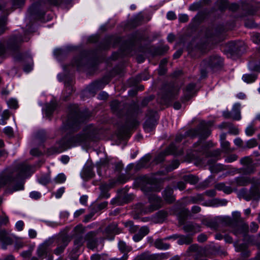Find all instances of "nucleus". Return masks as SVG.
<instances>
[{
  "mask_svg": "<svg viewBox=\"0 0 260 260\" xmlns=\"http://www.w3.org/2000/svg\"><path fill=\"white\" fill-rule=\"evenodd\" d=\"M192 241V235H180V238L177 241V243L179 245H188L191 243Z\"/></svg>",
  "mask_w": 260,
  "mask_h": 260,
  "instance_id": "nucleus-36",
  "label": "nucleus"
},
{
  "mask_svg": "<svg viewBox=\"0 0 260 260\" xmlns=\"http://www.w3.org/2000/svg\"><path fill=\"white\" fill-rule=\"evenodd\" d=\"M0 241L2 242V248L5 249L7 246L12 244V239L8 236L5 231H0Z\"/></svg>",
  "mask_w": 260,
  "mask_h": 260,
  "instance_id": "nucleus-23",
  "label": "nucleus"
},
{
  "mask_svg": "<svg viewBox=\"0 0 260 260\" xmlns=\"http://www.w3.org/2000/svg\"><path fill=\"white\" fill-rule=\"evenodd\" d=\"M148 200L150 203L148 207L151 213L161 207L162 200L160 198L157 197L155 194H150L148 197Z\"/></svg>",
  "mask_w": 260,
  "mask_h": 260,
  "instance_id": "nucleus-15",
  "label": "nucleus"
},
{
  "mask_svg": "<svg viewBox=\"0 0 260 260\" xmlns=\"http://www.w3.org/2000/svg\"><path fill=\"white\" fill-rule=\"evenodd\" d=\"M215 188L218 190H222L226 194H230L232 193L233 189L231 187L226 186L224 183H219L215 185Z\"/></svg>",
  "mask_w": 260,
  "mask_h": 260,
  "instance_id": "nucleus-39",
  "label": "nucleus"
},
{
  "mask_svg": "<svg viewBox=\"0 0 260 260\" xmlns=\"http://www.w3.org/2000/svg\"><path fill=\"white\" fill-rule=\"evenodd\" d=\"M66 179V176L61 173L58 174L54 179V181L56 183H61L65 181Z\"/></svg>",
  "mask_w": 260,
  "mask_h": 260,
  "instance_id": "nucleus-58",
  "label": "nucleus"
},
{
  "mask_svg": "<svg viewBox=\"0 0 260 260\" xmlns=\"http://www.w3.org/2000/svg\"><path fill=\"white\" fill-rule=\"evenodd\" d=\"M249 68L250 70L260 72V54L255 60H251L249 63Z\"/></svg>",
  "mask_w": 260,
  "mask_h": 260,
  "instance_id": "nucleus-34",
  "label": "nucleus"
},
{
  "mask_svg": "<svg viewBox=\"0 0 260 260\" xmlns=\"http://www.w3.org/2000/svg\"><path fill=\"white\" fill-rule=\"evenodd\" d=\"M94 132L90 128H86L82 133L75 136H66L57 142L52 148L55 153H60L71 147L86 143L93 138Z\"/></svg>",
  "mask_w": 260,
  "mask_h": 260,
  "instance_id": "nucleus-3",
  "label": "nucleus"
},
{
  "mask_svg": "<svg viewBox=\"0 0 260 260\" xmlns=\"http://www.w3.org/2000/svg\"><path fill=\"white\" fill-rule=\"evenodd\" d=\"M31 167L26 163L18 164L8 174L0 176V186L7 185L11 192L23 188V180L30 177Z\"/></svg>",
  "mask_w": 260,
  "mask_h": 260,
  "instance_id": "nucleus-1",
  "label": "nucleus"
},
{
  "mask_svg": "<svg viewBox=\"0 0 260 260\" xmlns=\"http://www.w3.org/2000/svg\"><path fill=\"white\" fill-rule=\"evenodd\" d=\"M240 162L245 166L243 171L246 174H250L254 172V167L252 164V160L249 156L243 157L240 159Z\"/></svg>",
  "mask_w": 260,
  "mask_h": 260,
  "instance_id": "nucleus-20",
  "label": "nucleus"
},
{
  "mask_svg": "<svg viewBox=\"0 0 260 260\" xmlns=\"http://www.w3.org/2000/svg\"><path fill=\"white\" fill-rule=\"evenodd\" d=\"M110 81L109 78H104L101 80L96 81L92 83L90 85L91 88L93 89H100L103 88L105 85L108 84Z\"/></svg>",
  "mask_w": 260,
  "mask_h": 260,
  "instance_id": "nucleus-32",
  "label": "nucleus"
},
{
  "mask_svg": "<svg viewBox=\"0 0 260 260\" xmlns=\"http://www.w3.org/2000/svg\"><path fill=\"white\" fill-rule=\"evenodd\" d=\"M130 178V176L128 175H125L124 174H122L119 175L116 180L113 179L111 181H113L116 182V184H123L125 183Z\"/></svg>",
  "mask_w": 260,
  "mask_h": 260,
  "instance_id": "nucleus-43",
  "label": "nucleus"
},
{
  "mask_svg": "<svg viewBox=\"0 0 260 260\" xmlns=\"http://www.w3.org/2000/svg\"><path fill=\"white\" fill-rule=\"evenodd\" d=\"M228 202L226 200H220L218 199H215L212 200V204L213 206H224L226 205Z\"/></svg>",
  "mask_w": 260,
  "mask_h": 260,
  "instance_id": "nucleus-56",
  "label": "nucleus"
},
{
  "mask_svg": "<svg viewBox=\"0 0 260 260\" xmlns=\"http://www.w3.org/2000/svg\"><path fill=\"white\" fill-rule=\"evenodd\" d=\"M57 106L56 102L54 101H51L50 102L46 104L44 109L46 116L50 117L56 109Z\"/></svg>",
  "mask_w": 260,
  "mask_h": 260,
  "instance_id": "nucleus-28",
  "label": "nucleus"
},
{
  "mask_svg": "<svg viewBox=\"0 0 260 260\" xmlns=\"http://www.w3.org/2000/svg\"><path fill=\"white\" fill-rule=\"evenodd\" d=\"M111 108L114 113L119 116L124 113V109H127L126 114L128 118L121 129L123 134L127 133L138 124V121L136 119V116L141 111L137 104L133 103L128 107L121 102L114 100L111 103Z\"/></svg>",
  "mask_w": 260,
  "mask_h": 260,
  "instance_id": "nucleus-2",
  "label": "nucleus"
},
{
  "mask_svg": "<svg viewBox=\"0 0 260 260\" xmlns=\"http://www.w3.org/2000/svg\"><path fill=\"white\" fill-rule=\"evenodd\" d=\"M149 232V229L147 226H142L139 230V233L143 237L147 235Z\"/></svg>",
  "mask_w": 260,
  "mask_h": 260,
  "instance_id": "nucleus-60",
  "label": "nucleus"
},
{
  "mask_svg": "<svg viewBox=\"0 0 260 260\" xmlns=\"http://www.w3.org/2000/svg\"><path fill=\"white\" fill-rule=\"evenodd\" d=\"M94 176V173L93 171V167L90 165L85 166L81 172L82 177L85 180L90 179Z\"/></svg>",
  "mask_w": 260,
  "mask_h": 260,
  "instance_id": "nucleus-25",
  "label": "nucleus"
},
{
  "mask_svg": "<svg viewBox=\"0 0 260 260\" xmlns=\"http://www.w3.org/2000/svg\"><path fill=\"white\" fill-rule=\"evenodd\" d=\"M196 84L193 83L188 84L184 90V96L182 99L183 102L188 101L193 95Z\"/></svg>",
  "mask_w": 260,
  "mask_h": 260,
  "instance_id": "nucleus-21",
  "label": "nucleus"
},
{
  "mask_svg": "<svg viewBox=\"0 0 260 260\" xmlns=\"http://www.w3.org/2000/svg\"><path fill=\"white\" fill-rule=\"evenodd\" d=\"M169 47L167 45L160 47L156 49L155 54L157 55H163L169 50Z\"/></svg>",
  "mask_w": 260,
  "mask_h": 260,
  "instance_id": "nucleus-55",
  "label": "nucleus"
},
{
  "mask_svg": "<svg viewBox=\"0 0 260 260\" xmlns=\"http://www.w3.org/2000/svg\"><path fill=\"white\" fill-rule=\"evenodd\" d=\"M135 212L138 214H148L151 213L149 207H145L142 203H138L135 205Z\"/></svg>",
  "mask_w": 260,
  "mask_h": 260,
  "instance_id": "nucleus-35",
  "label": "nucleus"
},
{
  "mask_svg": "<svg viewBox=\"0 0 260 260\" xmlns=\"http://www.w3.org/2000/svg\"><path fill=\"white\" fill-rule=\"evenodd\" d=\"M8 106L9 107V108L16 109L18 107V104L17 101L13 98L9 99L7 102Z\"/></svg>",
  "mask_w": 260,
  "mask_h": 260,
  "instance_id": "nucleus-53",
  "label": "nucleus"
},
{
  "mask_svg": "<svg viewBox=\"0 0 260 260\" xmlns=\"http://www.w3.org/2000/svg\"><path fill=\"white\" fill-rule=\"evenodd\" d=\"M154 246L156 248L162 250L168 249L170 246L169 244L164 243L163 240L161 239L156 240Z\"/></svg>",
  "mask_w": 260,
  "mask_h": 260,
  "instance_id": "nucleus-41",
  "label": "nucleus"
},
{
  "mask_svg": "<svg viewBox=\"0 0 260 260\" xmlns=\"http://www.w3.org/2000/svg\"><path fill=\"white\" fill-rule=\"evenodd\" d=\"M165 253L149 254L144 253L137 256L135 260H163L167 259Z\"/></svg>",
  "mask_w": 260,
  "mask_h": 260,
  "instance_id": "nucleus-16",
  "label": "nucleus"
},
{
  "mask_svg": "<svg viewBox=\"0 0 260 260\" xmlns=\"http://www.w3.org/2000/svg\"><path fill=\"white\" fill-rule=\"evenodd\" d=\"M183 225V229L186 233H192V235L200 231V226L197 223L188 222Z\"/></svg>",
  "mask_w": 260,
  "mask_h": 260,
  "instance_id": "nucleus-24",
  "label": "nucleus"
},
{
  "mask_svg": "<svg viewBox=\"0 0 260 260\" xmlns=\"http://www.w3.org/2000/svg\"><path fill=\"white\" fill-rule=\"evenodd\" d=\"M249 231V226L246 223H242L241 225L237 227L233 230V233L236 236H239L242 235L244 238L247 235Z\"/></svg>",
  "mask_w": 260,
  "mask_h": 260,
  "instance_id": "nucleus-22",
  "label": "nucleus"
},
{
  "mask_svg": "<svg viewBox=\"0 0 260 260\" xmlns=\"http://www.w3.org/2000/svg\"><path fill=\"white\" fill-rule=\"evenodd\" d=\"M118 246L120 251L124 254H127L132 250V247L127 245L125 242L123 241H119L118 244Z\"/></svg>",
  "mask_w": 260,
  "mask_h": 260,
  "instance_id": "nucleus-37",
  "label": "nucleus"
},
{
  "mask_svg": "<svg viewBox=\"0 0 260 260\" xmlns=\"http://www.w3.org/2000/svg\"><path fill=\"white\" fill-rule=\"evenodd\" d=\"M183 179L186 183H189L191 184H195L199 181L198 178L191 174L184 176Z\"/></svg>",
  "mask_w": 260,
  "mask_h": 260,
  "instance_id": "nucleus-42",
  "label": "nucleus"
},
{
  "mask_svg": "<svg viewBox=\"0 0 260 260\" xmlns=\"http://www.w3.org/2000/svg\"><path fill=\"white\" fill-rule=\"evenodd\" d=\"M88 117V115L79 111L77 106L73 105L70 107L68 124L71 128L76 129L79 124L83 122Z\"/></svg>",
  "mask_w": 260,
  "mask_h": 260,
  "instance_id": "nucleus-5",
  "label": "nucleus"
},
{
  "mask_svg": "<svg viewBox=\"0 0 260 260\" xmlns=\"http://www.w3.org/2000/svg\"><path fill=\"white\" fill-rule=\"evenodd\" d=\"M221 146L225 152H230L233 151V149L230 148V144L228 141L221 142Z\"/></svg>",
  "mask_w": 260,
  "mask_h": 260,
  "instance_id": "nucleus-54",
  "label": "nucleus"
},
{
  "mask_svg": "<svg viewBox=\"0 0 260 260\" xmlns=\"http://www.w3.org/2000/svg\"><path fill=\"white\" fill-rule=\"evenodd\" d=\"M233 219L236 222H240L242 221V219L241 217V213L240 212L235 211L232 214Z\"/></svg>",
  "mask_w": 260,
  "mask_h": 260,
  "instance_id": "nucleus-64",
  "label": "nucleus"
},
{
  "mask_svg": "<svg viewBox=\"0 0 260 260\" xmlns=\"http://www.w3.org/2000/svg\"><path fill=\"white\" fill-rule=\"evenodd\" d=\"M96 235L97 232L94 231L89 232L85 235V241L87 242V247L92 250L98 246V239L96 237Z\"/></svg>",
  "mask_w": 260,
  "mask_h": 260,
  "instance_id": "nucleus-14",
  "label": "nucleus"
},
{
  "mask_svg": "<svg viewBox=\"0 0 260 260\" xmlns=\"http://www.w3.org/2000/svg\"><path fill=\"white\" fill-rule=\"evenodd\" d=\"M231 51L232 53L239 54L240 49H239V45L238 44L234 43H231Z\"/></svg>",
  "mask_w": 260,
  "mask_h": 260,
  "instance_id": "nucleus-59",
  "label": "nucleus"
},
{
  "mask_svg": "<svg viewBox=\"0 0 260 260\" xmlns=\"http://www.w3.org/2000/svg\"><path fill=\"white\" fill-rule=\"evenodd\" d=\"M146 184L142 186V189L146 194L151 191L157 190V180L154 177H146L144 178Z\"/></svg>",
  "mask_w": 260,
  "mask_h": 260,
  "instance_id": "nucleus-13",
  "label": "nucleus"
},
{
  "mask_svg": "<svg viewBox=\"0 0 260 260\" xmlns=\"http://www.w3.org/2000/svg\"><path fill=\"white\" fill-rule=\"evenodd\" d=\"M229 128V133L231 134H233L235 135H237L239 134V129L237 127L234 126L231 123H230V125L228 127Z\"/></svg>",
  "mask_w": 260,
  "mask_h": 260,
  "instance_id": "nucleus-61",
  "label": "nucleus"
},
{
  "mask_svg": "<svg viewBox=\"0 0 260 260\" xmlns=\"http://www.w3.org/2000/svg\"><path fill=\"white\" fill-rule=\"evenodd\" d=\"M258 229V225L255 222H252L250 225V231L251 233H256Z\"/></svg>",
  "mask_w": 260,
  "mask_h": 260,
  "instance_id": "nucleus-62",
  "label": "nucleus"
},
{
  "mask_svg": "<svg viewBox=\"0 0 260 260\" xmlns=\"http://www.w3.org/2000/svg\"><path fill=\"white\" fill-rule=\"evenodd\" d=\"M74 244L78 247L82 246L86 241L85 237H84L83 235L74 236Z\"/></svg>",
  "mask_w": 260,
  "mask_h": 260,
  "instance_id": "nucleus-46",
  "label": "nucleus"
},
{
  "mask_svg": "<svg viewBox=\"0 0 260 260\" xmlns=\"http://www.w3.org/2000/svg\"><path fill=\"white\" fill-rule=\"evenodd\" d=\"M74 236L83 235L85 232V228L82 224L76 226L74 229Z\"/></svg>",
  "mask_w": 260,
  "mask_h": 260,
  "instance_id": "nucleus-50",
  "label": "nucleus"
},
{
  "mask_svg": "<svg viewBox=\"0 0 260 260\" xmlns=\"http://www.w3.org/2000/svg\"><path fill=\"white\" fill-rule=\"evenodd\" d=\"M116 185V182L113 181H110L109 183L108 184H102L100 186L101 190L100 196L103 198H108L110 197V194L108 192L109 190L112 188Z\"/></svg>",
  "mask_w": 260,
  "mask_h": 260,
  "instance_id": "nucleus-19",
  "label": "nucleus"
},
{
  "mask_svg": "<svg viewBox=\"0 0 260 260\" xmlns=\"http://www.w3.org/2000/svg\"><path fill=\"white\" fill-rule=\"evenodd\" d=\"M168 212L164 210H160L155 214V220L157 222H162L168 216Z\"/></svg>",
  "mask_w": 260,
  "mask_h": 260,
  "instance_id": "nucleus-38",
  "label": "nucleus"
},
{
  "mask_svg": "<svg viewBox=\"0 0 260 260\" xmlns=\"http://www.w3.org/2000/svg\"><path fill=\"white\" fill-rule=\"evenodd\" d=\"M257 145V142L255 139H251L249 140H248L245 144L244 145V146L243 147L244 149L245 148H253Z\"/></svg>",
  "mask_w": 260,
  "mask_h": 260,
  "instance_id": "nucleus-52",
  "label": "nucleus"
},
{
  "mask_svg": "<svg viewBox=\"0 0 260 260\" xmlns=\"http://www.w3.org/2000/svg\"><path fill=\"white\" fill-rule=\"evenodd\" d=\"M163 197L167 202L169 203H173L175 199L173 195V189L170 187H167L164 191Z\"/></svg>",
  "mask_w": 260,
  "mask_h": 260,
  "instance_id": "nucleus-30",
  "label": "nucleus"
},
{
  "mask_svg": "<svg viewBox=\"0 0 260 260\" xmlns=\"http://www.w3.org/2000/svg\"><path fill=\"white\" fill-rule=\"evenodd\" d=\"M147 119L144 124V128L147 132L151 131L156 124L157 120L156 112L154 111H150L147 114Z\"/></svg>",
  "mask_w": 260,
  "mask_h": 260,
  "instance_id": "nucleus-12",
  "label": "nucleus"
},
{
  "mask_svg": "<svg viewBox=\"0 0 260 260\" xmlns=\"http://www.w3.org/2000/svg\"><path fill=\"white\" fill-rule=\"evenodd\" d=\"M120 232V230L118 228V224L112 222L105 228L103 231V234L106 238L112 240L114 239L115 235L119 234Z\"/></svg>",
  "mask_w": 260,
  "mask_h": 260,
  "instance_id": "nucleus-11",
  "label": "nucleus"
},
{
  "mask_svg": "<svg viewBox=\"0 0 260 260\" xmlns=\"http://www.w3.org/2000/svg\"><path fill=\"white\" fill-rule=\"evenodd\" d=\"M124 225L126 227L128 228V231L131 233H136L139 229L137 226L134 225L133 222L132 221L125 222Z\"/></svg>",
  "mask_w": 260,
  "mask_h": 260,
  "instance_id": "nucleus-47",
  "label": "nucleus"
},
{
  "mask_svg": "<svg viewBox=\"0 0 260 260\" xmlns=\"http://www.w3.org/2000/svg\"><path fill=\"white\" fill-rule=\"evenodd\" d=\"M150 160V156L148 155L143 157L136 165V168L137 169H139L141 168L144 167L147 162Z\"/></svg>",
  "mask_w": 260,
  "mask_h": 260,
  "instance_id": "nucleus-44",
  "label": "nucleus"
},
{
  "mask_svg": "<svg viewBox=\"0 0 260 260\" xmlns=\"http://www.w3.org/2000/svg\"><path fill=\"white\" fill-rule=\"evenodd\" d=\"M257 78V75L256 74H245L242 77L243 80L247 83H250L254 82Z\"/></svg>",
  "mask_w": 260,
  "mask_h": 260,
  "instance_id": "nucleus-45",
  "label": "nucleus"
},
{
  "mask_svg": "<svg viewBox=\"0 0 260 260\" xmlns=\"http://www.w3.org/2000/svg\"><path fill=\"white\" fill-rule=\"evenodd\" d=\"M241 105L239 103L235 104L232 109L231 112L232 119L235 120H239L241 119Z\"/></svg>",
  "mask_w": 260,
  "mask_h": 260,
  "instance_id": "nucleus-31",
  "label": "nucleus"
},
{
  "mask_svg": "<svg viewBox=\"0 0 260 260\" xmlns=\"http://www.w3.org/2000/svg\"><path fill=\"white\" fill-rule=\"evenodd\" d=\"M223 64L222 58L218 55H213L203 60L201 63V76H206L209 69L214 70L221 67Z\"/></svg>",
  "mask_w": 260,
  "mask_h": 260,
  "instance_id": "nucleus-6",
  "label": "nucleus"
},
{
  "mask_svg": "<svg viewBox=\"0 0 260 260\" xmlns=\"http://www.w3.org/2000/svg\"><path fill=\"white\" fill-rule=\"evenodd\" d=\"M204 251V249L199 247L197 244H192L188 247L187 253L188 256H195V259H197Z\"/></svg>",
  "mask_w": 260,
  "mask_h": 260,
  "instance_id": "nucleus-18",
  "label": "nucleus"
},
{
  "mask_svg": "<svg viewBox=\"0 0 260 260\" xmlns=\"http://www.w3.org/2000/svg\"><path fill=\"white\" fill-rule=\"evenodd\" d=\"M183 154V150L181 148H178L174 143H171L163 152L160 153L156 157L155 160L157 162L164 160V157L167 155L174 154L180 155Z\"/></svg>",
  "mask_w": 260,
  "mask_h": 260,
  "instance_id": "nucleus-9",
  "label": "nucleus"
},
{
  "mask_svg": "<svg viewBox=\"0 0 260 260\" xmlns=\"http://www.w3.org/2000/svg\"><path fill=\"white\" fill-rule=\"evenodd\" d=\"M257 129L253 123L249 125L245 129L246 135L248 136H252L254 134Z\"/></svg>",
  "mask_w": 260,
  "mask_h": 260,
  "instance_id": "nucleus-48",
  "label": "nucleus"
},
{
  "mask_svg": "<svg viewBox=\"0 0 260 260\" xmlns=\"http://www.w3.org/2000/svg\"><path fill=\"white\" fill-rule=\"evenodd\" d=\"M178 89L177 88H171L166 94L163 96V101L161 103L164 104H167L172 100L175 98V96L178 93Z\"/></svg>",
  "mask_w": 260,
  "mask_h": 260,
  "instance_id": "nucleus-27",
  "label": "nucleus"
},
{
  "mask_svg": "<svg viewBox=\"0 0 260 260\" xmlns=\"http://www.w3.org/2000/svg\"><path fill=\"white\" fill-rule=\"evenodd\" d=\"M238 158V156L235 154H231L229 155L225 159V161L226 162H232L236 160Z\"/></svg>",
  "mask_w": 260,
  "mask_h": 260,
  "instance_id": "nucleus-63",
  "label": "nucleus"
},
{
  "mask_svg": "<svg viewBox=\"0 0 260 260\" xmlns=\"http://www.w3.org/2000/svg\"><path fill=\"white\" fill-rule=\"evenodd\" d=\"M31 32L26 31L24 34L25 37L23 39L20 36H12L8 40L7 43V48L8 49L12 51H17L20 47L21 44L23 42H27L30 40Z\"/></svg>",
  "mask_w": 260,
  "mask_h": 260,
  "instance_id": "nucleus-8",
  "label": "nucleus"
},
{
  "mask_svg": "<svg viewBox=\"0 0 260 260\" xmlns=\"http://www.w3.org/2000/svg\"><path fill=\"white\" fill-rule=\"evenodd\" d=\"M60 240V244H58L57 248L54 250V253L56 255H59L63 252L69 242L68 237L65 236L62 237Z\"/></svg>",
  "mask_w": 260,
  "mask_h": 260,
  "instance_id": "nucleus-26",
  "label": "nucleus"
},
{
  "mask_svg": "<svg viewBox=\"0 0 260 260\" xmlns=\"http://www.w3.org/2000/svg\"><path fill=\"white\" fill-rule=\"evenodd\" d=\"M53 243V239H49L45 241L42 245H41L38 249V256L41 259H43L46 255L48 251V247L51 246Z\"/></svg>",
  "mask_w": 260,
  "mask_h": 260,
  "instance_id": "nucleus-17",
  "label": "nucleus"
},
{
  "mask_svg": "<svg viewBox=\"0 0 260 260\" xmlns=\"http://www.w3.org/2000/svg\"><path fill=\"white\" fill-rule=\"evenodd\" d=\"M38 182L43 185L48 184L50 181V177L49 174L42 175L38 179Z\"/></svg>",
  "mask_w": 260,
  "mask_h": 260,
  "instance_id": "nucleus-49",
  "label": "nucleus"
},
{
  "mask_svg": "<svg viewBox=\"0 0 260 260\" xmlns=\"http://www.w3.org/2000/svg\"><path fill=\"white\" fill-rule=\"evenodd\" d=\"M180 163L177 160H174L172 163L167 168V172H171L173 170L176 169L179 166Z\"/></svg>",
  "mask_w": 260,
  "mask_h": 260,
  "instance_id": "nucleus-57",
  "label": "nucleus"
},
{
  "mask_svg": "<svg viewBox=\"0 0 260 260\" xmlns=\"http://www.w3.org/2000/svg\"><path fill=\"white\" fill-rule=\"evenodd\" d=\"M235 183L237 186H246L249 184L250 182V179L248 177L246 176H240L236 177L235 179V181L231 184L233 185L234 183Z\"/></svg>",
  "mask_w": 260,
  "mask_h": 260,
  "instance_id": "nucleus-33",
  "label": "nucleus"
},
{
  "mask_svg": "<svg viewBox=\"0 0 260 260\" xmlns=\"http://www.w3.org/2000/svg\"><path fill=\"white\" fill-rule=\"evenodd\" d=\"M202 223L213 230H216L218 226L217 222L214 219H204L202 221Z\"/></svg>",
  "mask_w": 260,
  "mask_h": 260,
  "instance_id": "nucleus-40",
  "label": "nucleus"
},
{
  "mask_svg": "<svg viewBox=\"0 0 260 260\" xmlns=\"http://www.w3.org/2000/svg\"><path fill=\"white\" fill-rule=\"evenodd\" d=\"M189 213V210L186 208L181 209L177 213L178 222L180 225L184 224L185 221L186 220Z\"/></svg>",
  "mask_w": 260,
  "mask_h": 260,
  "instance_id": "nucleus-29",
  "label": "nucleus"
},
{
  "mask_svg": "<svg viewBox=\"0 0 260 260\" xmlns=\"http://www.w3.org/2000/svg\"><path fill=\"white\" fill-rule=\"evenodd\" d=\"M239 196L247 201L252 199L258 200L260 199V182L253 183L249 190L242 188L239 192Z\"/></svg>",
  "mask_w": 260,
  "mask_h": 260,
  "instance_id": "nucleus-7",
  "label": "nucleus"
},
{
  "mask_svg": "<svg viewBox=\"0 0 260 260\" xmlns=\"http://www.w3.org/2000/svg\"><path fill=\"white\" fill-rule=\"evenodd\" d=\"M142 40V36L140 35L139 32H135L132 35V37L129 41V44L132 47L135 43L138 41H140Z\"/></svg>",
  "mask_w": 260,
  "mask_h": 260,
  "instance_id": "nucleus-51",
  "label": "nucleus"
},
{
  "mask_svg": "<svg viewBox=\"0 0 260 260\" xmlns=\"http://www.w3.org/2000/svg\"><path fill=\"white\" fill-rule=\"evenodd\" d=\"M221 33L220 29L213 27L208 28L205 32L206 43L211 44L217 43L220 41V35Z\"/></svg>",
  "mask_w": 260,
  "mask_h": 260,
  "instance_id": "nucleus-10",
  "label": "nucleus"
},
{
  "mask_svg": "<svg viewBox=\"0 0 260 260\" xmlns=\"http://www.w3.org/2000/svg\"><path fill=\"white\" fill-rule=\"evenodd\" d=\"M210 134V130L206 125L201 123L197 128L190 129L186 132L184 135H177L175 138V142L179 143L183 139L186 137L193 138L198 136L199 138V140L193 145L194 147L196 148L201 145L202 140L207 139Z\"/></svg>",
  "mask_w": 260,
  "mask_h": 260,
  "instance_id": "nucleus-4",
  "label": "nucleus"
}]
</instances>
